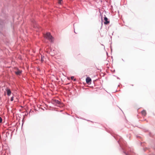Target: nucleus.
Instances as JSON below:
<instances>
[{"label":"nucleus","mask_w":155,"mask_h":155,"mask_svg":"<svg viewBox=\"0 0 155 155\" xmlns=\"http://www.w3.org/2000/svg\"><path fill=\"white\" fill-rule=\"evenodd\" d=\"M58 3L60 4H61L62 3V0H58Z\"/></svg>","instance_id":"6e6552de"},{"label":"nucleus","mask_w":155,"mask_h":155,"mask_svg":"<svg viewBox=\"0 0 155 155\" xmlns=\"http://www.w3.org/2000/svg\"><path fill=\"white\" fill-rule=\"evenodd\" d=\"M59 102H59V101H58V102H57V103H59Z\"/></svg>","instance_id":"f8f14e48"},{"label":"nucleus","mask_w":155,"mask_h":155,"mask_svg":"<svg viewBox=\"0 0 155 155\" xmlns=\"http://www.w3.org/2000/svg\"><path fill=\"white\" fill-rule=\"evenodd\" d=\"M86 83L88 84H89L91 81V80L90 78L87 77L86 79Z\"/></svg>","instance_id":"7ed1b4c3"},{"label":"nucleus","mask_w":155,"mask_h":155,"mask_svg":"<svg viewBox=\"0 0 155 155\" xmlns=\"http://www.w3.org/2000/svg\"><path fill=\"white\" fill-rule=\"evenodd\" d=\"M108 18L106 17H105L104 18V20L105 21V22H104V23L105 25H107L108 24L110 21H108Z\"/></svg>","instance_id":"f03ea898"},{"label":"nucleus","mask_w":155,"mask_h":155,"mask_svg":"<svg viewBox=\"0 0 155 155\" xmlns=\"http://www.w3.org/2000/svg\"><path fill=\"white\" fill-rule=\"evenodd\" d=\"M44 56H41V62H43L44 61Z\"/></svg>","instance_id":"0eeeda50"},{"label":"nucleus","mask_w":155,"mask_h":155,"mask_svg":"<svg viewBox=\"0 0 155 155\" xmlns=\"http://www.w3.org/2000/svg\"><path fill=\"white\" fill-rule=\"evenodd\" d=\"M13 97H11V101H12L13 100Z\"/></svg>","instance_id":"9d476101"},{"label":"nucleus","mask_w":155,"mask_h":155,"mask_svg":"<svg viewBox=\"0 0 155 155\" xmlns=\"http://www.w3.org/2000/svg\"><path fill=\"white\" fill-rule=\"evenodd\" d=\"M44 37L47 39L51 42H52L53 40V38L51 35L50 33H47L46 34L44 35Z\"/></svg>","instance_id":"f257e3e1"},{"label":"nucleus","mask_w":155,"mask_h":155,"mask_svg":"<svg viewBox=\"0 0 155 155\" xmlns=\"http://www.w3.org/2000/svg\"><path fill=\"white\" fill-rule=\"evenodd\" d=\"M2 118L0 117V123H1L2 122Z\"/></svg>","instance_id":"1a4fd4ad"},{"label":"nucleus","mask_w":155,"mask_h":155,"mask_svg":"<svg viewBox=\"0 0 155 155\" xmlns=\"http://www.w3.org/2000/svg\"><path fill=\"white\" fill-rule=\"evenodd\" d=\"M71 78L72 80H73L74 79V77L72 76L71 77Z\"/></svg>","instance_id":"9b49d317"},{"label":"nucleus","mask_w":155,"mask_h":155,"mask_svg":"<svg viewBox=\"0 0 155 155\" xmlns=\"http://www.w3.org/2000/svg\"><path fill=\"white\" fill-rule=\"evenodd\" d=\"M7 94L8 96H10L11 93V92L10 89L7 88L6 89Z\"/></svg>","instance_id":"20e7f679"},{"label":"nucleus","mask_w":155,"mask_h":155,"mask_svg":"<svg viewBox=\"0 0 155 155\" xmlns=\"http://www.w3.org/2000/svg\"><path fill=\"white\" fill-rule=\"evenodd\" d=\"M142 114L144 116H145L146 114V112L145 110H143L141 112Z\"/></svg>","instance_id":"423d86ee"},{"label":"nucleus","mask_w":155,"mask_h":155,"mask_svg":"<svg viewBox=\"0 0 155 155\" xmlns=\"http://www.w3.org/2000/svg\"><path fill=\"white\" fill-rule=\"evenodd\" d=\"M15 73L17 75H20L21 73V71L18 70L17 71H15Z\"/></svg>","instance_id":"39448f33"}]
</instances>
